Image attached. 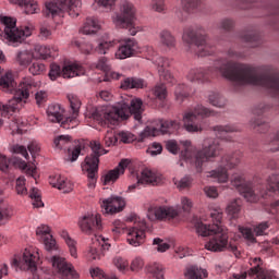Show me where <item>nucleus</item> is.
Listing matches in <instances>:
<instances>
[{
  "label": "nucleus",
  "mask_w": 279,
  "mask_h": 279,
  "mask_svg": "<svg viewBox=\"0 0 279 279\" xmlns=\"http://www.w3.org/2000/svg\"><path fill=\"white\" fill-rule=\"evenodd\" d=\"M38 86L33 78H24L16 87L14 75L8 71L0 75V88L3 93H11L13 97L3 106V112H16L25 108L29 93Z\"/></svg>",
  "instance_id": "obj_1"
},
{
  "label": "nucleus",
  "mask_w": 279,
  "mask_h": 279,
  "mask_svg": "<svg viewBox=\"0 0 279 279\" xmlns=\"http://www.w3.org/2000/svg\"><path fill=\"white\" fill-rule=\"evenodd\" d=\"M193 210V199L189 196L180 197V206H150L147 211V217L150 221H165L180 217V213H190Z\"/></svg>",
  "instance_id": "obj_2"
},
{
  "label": "nucleus",
  "mask_w": 279,
  "mask_h": 279,
  "mask_svg": "<svg viewBox=\"0 0 279 279\" xmlns=\"http://www.w3.org/2000/svg\"><path fill=\"white\" fill-rule=\"evenodd\" d=\"M271 175L267 180V187L266 190H254V185L252 182L246 181L245 177L243 174L235 173L231 178V186L236 189L239 193L246 199V202H250L251 204H256L260 197L265 198L267 197L270 193H276V191L279 190H271V186L269 185V180Z\"/></svg>",
  "instance_id": "obj_3"
},
{
  "label": "nucleus",
  "mask_w": 279,
  "mask_h": 279,
  "mask_svg": "<svg viewBox=\"0 0 279 279\" xmlns=\"http://www.w3.org/2000/svg\"><path fill=\"white\" fill-rule=\"evenodd\" d=\"M182 40L185 45H195L197 56L206 58L215 53V45L208 43V35L204 27H187L184 29Z\"/></svg>",
  "instance_id": "obj_4"
},
{
  "label": "nucleus",
  "mask_w": 279,
  "mask_h": 279,
  "mask_svg": "<svg viewBox=\"0 0 279 279\" xmlns=\"http://www.w3.org/2000/svg\"><path fill=\"white\" fill-rule=\"evenodd\" d=\"M125 110H128V104H123L121 107H96L89 111V118L96 121V123H99V125H117V123H119V119H122L123 121L128 119L129 116Z\"/></svg>",
  "instance_id": "obj_5"
},
{
  "label": "nucleus",
  "mask_w": 279,
  "mask_h": 279,
  "mask_svg": "<svg viewBox=\"0 0 279 279\" xmlns=\"http://www.w3.org/2000/svg\"><path fill=\"white\" fill-rule=\"evenodd\" d=\"M0 23L4 26V38L11 47H19L29 38L34 32V26L16 27V19L0 15Z\"/></svg>",
  "instance_id": "obj_6"
},
{
  "label": "nucleus",
  "mask_w": 279,
  "mask_h": 279,
  "mask_svg": "<svg viewBox=\"0 0 279 279\" xmlns=\"http://www.w3.org/2000/svg\"><path fill=\"white\" fill-rule=\"evenodd\" d=\"M89 146L94 155L85 158L82 169L87 173L89 180L87 184L88 189H95L97 184V172L99 171V156L108 154V150L101 147V142L99 141H92Z\"/></svg>",
  "instance_id": "obj_7"
},
{
  "label": "nucleus",
  "mask_w": 279,
  "mask_h": 279,
  "mask_svg": "<svg viewBox=\"0 0 279 279\" xmlns=\"http://www.w3.org/2000/svg\"><path fill=\"white\" fill-rule=\"evenodd\" d=\"M180 128H182V124L178 120H157L151 126H146L143 132H141L140 136L142 141H144V138H156V136H160V134H178Z\"/></svg>",
  "instance_id": "obj_8"
},
{
  "label": "nucleus",
  "mask_w": 279,
  "mask_h": 279,
  "mask_svg": "<svg viewBox=\"0 0 279 279\" xmlns=\"http://www.w3.org/2000/svg\"><path fill=\"white\" fill-rule=\"evenodd\" d=\"M82 10L80 0H56L46 3L47 16H58L60 12H68L72 19H77Z\"/></svg>",
  "instance_id": "obj_9"
},
{
  "label": "nucleus",
  "mask_w": 279,
  "mask_h": 279,
  "mask_svg": "<svg viewBox=\"0 0 279 279\" xmlns=\"http://www.w3.org/2000/svg\"><path fill=\"white\" fill-rule=\"evenodd\" d=\"M199 117H215V111L197 105L193 111L185 112L183 116V125L186 132H202L204 130Z\"/></svg>",
  "instance_id": "obj_10"
},
{
  "label": "nucleus",
  "mask_w": 279,
  "mask_h": 279,
  "mask_svg": "<svg viewBox=\"0 0 279 279\" xmlns=\"http://www.w3.org/2000/svg\"><path fill=\"white\" fill-rule=\"evenodd\" d=\"M47 262L52 267V274L61 279H80V274L75 270V266L69 263L66 258L60 255L47 257Z\"/></svg>",
  "instance_id": "obj_11"
},
{
  "label": "nucleus",
  "mask_w": 279,
  "mask_h": 279,
  "mask_svg": "<svg viewBox=\"0 0 279 279\" xmlns=\"http://www.w3.org/2000/svg\"><path fill=\"white\" fill-rule=\"evenodd\" d=\"M238 165H241L240 154L225 155L221 158L220 168L210 171L207 178H213L219 184H223L228 182V169H234Z\"/></svg>",
  "instance_id": "obj_12"
},
{
  "label": "nucleus",
  "mask_w": 279,
  "mask_h": 279,
  "mask_svg": "<svg viewBox=\"0 0 279 279\" xmlns=\"http://www.w3.org/2000/svg\"><path fill=\"white\" fill-rule=\"evenodd\" d=\"M111 21L116 27H128L136 21V7L130 1H123L120 4V12H116L111 16Z\"/></svg>",
  "instance_id": "obj_13"
},
{
  "label": "nucleus",
  "mask_w": 279,
  "mask_h": 279,
  "mask_svg": "<svg viewBox=\"0 0 279 279\" xmlns=\"http://www.w3.org/2000/svg\"><path fill=\"white\" fill-rule=\"evenodd\" d=\"M214 235L205 242V250L208 252H226L228 250V229L223 226L217 227Z\"/></svg>",
  "instance_id": "obj_14"
},
{
  "label": "nucleus",
  "mask_w": 279,
  "mask_h": 279,
  "mask_svg": "<svg viewBox=\"0 0 279 279\" xmlns=\"http://www.w3.org/2000/svg\"><path fill=\"white\" fill-rule=\"evenodd\" d=\"M46 112L48 120L51 121V123H61L62 128L65 129L75 128V124H73V121H75V119L71 117H64V108H62V105L51 104L48 106Z\"/></svg>",
  "instance_id": "obj_15"
},
{
  "label": "nucleus",
  "mask_w": 279,
  "mask_h": 279,
  "mask_svg": "<svg viewBox=\"0 0 279 279\" xmlns=\"http://www.w3.org/2000/svg\"><path fill=\"white\" fill-rule=\"evenodd\" d=\"M78 228L83 234H95L97 230H101V215L86 214L78 218Z\"/></svg>",
  "instance_id": "obj_16"
},
{
  "label": "nucleus",
  "mask_w": 279,
  "mask_h": 279,
  "mask_svg": "<svg viewBox=\"0 0 279 279\" xmlns=\"http://www.w3.org/2000/svg\"><path fill=\"white\" fill-rule=\"evenodd\" d=\"M99 204L104 215H117L122 213L126 203L122 196L111 195L108 198H100Z\"/></svg>",
  "instance_id": "obj_17"
},
{
  "label": "nucleus",
  "mask_w": 279,
  "mask_h": 279,
  "mask_svg": "<svg viewBox=\"0 0 279 279\" xmlns=\"http://www.w3.org/2000/svg\"><path fill=\"white\" fill-rule=\"evenodd\" d=\"M145 230H147V222H145V220H142L138 225L129 229L126 234L129 245L133 247L143 245L145 243Z\"/></svg>",
  "instance_id": "obj_18"
},
{
  "label": "nucleus",
  "mask_w": 279,
  "mask_h": 279,
  "mask_svg": "<svg viewBox=\"0 0 279 279\" xmlns=\"http://www.w3.org/2000/svg\"><path fill=\"white\" fill-rule=\"evenodd\" d=\"M138 51V41L134 38H124L121 40V44L116 51L117 60H125L128 58H132V56H136Z\"/></svg>",
  "instance_id": "obj_19"
},
{
  "label": "nucleus",
  "mask_w": 279,
  "mask_h": 279,
  "mask_svg": "<svg viewBox=\"0 0 279 279\" xmlns=\"http://www.w3.org/2000/svg\"><path fill=\"white\" fill-rule=\"evenodd\" d=\"M99 250H110V243L101 235H94V238H92V245L86 254L88 260H99V258H101Z\"/></svg>",
  "instance_id": "obj_20"
},
{
  "label": "nucleus",
  "mask_w": 279,
  "mask_h": 279,
  "mask_svg": "<svg viewBox=\"0 0 279 279\" xmlns=\"http://www.w3.org/2000/svg\"><path fill=\"white\" fill-rule=\"evenodd\" d=\"M219 151H221V147L219 146V142H206L201 151H198L196 156V165L199 167L202 162H206V160H210V158H215L219 156Z\"/></svg>",
  "instance_id": "obj_21"
},
{
  "label": "nucleus",
  "mask_w": 279,
  "mask_h": 279,
  "mask_svg": "<svg viewBox=\"0 0 279 279\" xmlns=\"http://www.w3.org/2000/svg\"><path fill=\"white\" fill-rule=\"evenodd\" d=\"M250 265L251 269L248 271V276H256L255 279H278L276 277V272L271 270H263V268H260L263 262L259 257L251 258Z\"/></svg>",
  "instance_id": "obj_22"
},
{
  "label": "nucleus",
  "mask_w": 279,
  "mask_h": 279,
  "mask_svg": "<svg viewBox=\"0 0 279 279\" xmlns=\"http://www.w3.org/2000/svg\"><path fill=\"white\" fill-rule=\"evenodd\" d=\"M132 161L130 159H122L118 167L114 168L113 170L108 171L104 177H102V182L104 184H110L114 183L119 180V177L123 175L125 173V170L128 167H130V163Z\"/></svg>",
  "instance_id": "obj_23"
},
{
  "label": "nucleus",
  "mask_w": 279,
  "mask_h": 279,
  "mask_svg": "<svg viewBox=\"0 0 279 279\" xmlns=\"http://www.w3.org/2000/svg\"><path fill=\"white\" fill-rule=\"evenodd\" d=\"M189 147H191V142H177V141H168L166 144V148L170 154L177 155L181 151V149H184L181 151V155L183 158L189 157Z\"/></svg>",
  "instance_id": "obj_24"
},
{
  "label": "nucleus",
  "mask_w": 279,
  "mask_h": 279,
  "mask_svg": "<svg viewBox=\"0 0 279 279\" xmlns=\"http://www.w3.org/2000/svg\"><path fill=\"white\" fill-rule=\"evenodd\" d=\"M49 183L54 189H58L59 191H63V193H71V191H73V183H71V181H69L66 178L60 174L50 177Z\"/></svg>",
  "instance_id": "obj_25"
},
{
  "label": "nucleus",
  "mask_w": 279,
  "mask_h": 279,
  "mask_svg": "<svg viewBox=\"0 0 279 279\" xmlns=\"http://www.w3.org/2000/svg\"><path fill=\"white\" fill-rule=\"evenodd\" d=\"M84 73H86L84 66L78 63H71L63 66L61 75L64 80H71V77H80V75H84Z\"/></svg>",
  "instance_id": "obj_26"
},
{
  "label": "nucleus",
  "mask_w": 279,
  "mask_h": 279,
  "mask_svg": "<svg viewBox=\"0 0 279 279\" xmlns=\"http://www.w3.org/2000/svg\"><path fill=\"white\" fill-rule=\"evenodd\" d=\"M137 183L151 184L153 186H156L160 184V174H158L156 171L144 169Z\"/></svg>",
  "instance_id": "obj_27"
},
{
  "label": "nucleus",
  "mask_w": 279,
  "mask_h": 279,
  "mask_svg": "<svg viewBox=\"0 0 279 279\" xmlns=\"http://www.w3.org/2000/svg\"><path fill=\"white\" fill-rule=\"evenodd\" d=\"M159 45H161L163 49H168L169 51H171V49H175V45H178V41L175 40V36H173V33L163 29L159 33Z\"/></svg>",
  "instance_id": "obj_28"
},
{
  "label": "nucleus",
  "mask_w": 279,
  "mask_h": 279,
  "mask_svg": "<svg viewBox=\"0 0 279 279\" xmlns=\"http://www.w3.org/2000/svg\"><path fill=\"white\" fill-rule=\"evenodd\" d=\"M145 271L146 274H148V276H151V278L165 279V274H167V268L165 267V265L154 262L148 264L145 267Z\"/></svg>",
  "instance_id": "obj_29"
},
{
  "label": "nucleus",
  "mask_w": 279,
  "mask_h": 279,
  "mask_svg": "<svg viewBox=\"0 0 279 279\" xmlns=\"http://www.w3.org/2000/svg\"><path fill=\"white\" fill-rule=\"evenodd\" d=\"M107 141H136V136L130 131H114L110 129L106 134Z\"/></svg>",
  "instance_id": "obj_30"
},
{
  "label": "nucleus",
  "mask_w": 279,
  "mask_h": 279,
  "mask_svg": "<svg viewBox=\"0 0 279 279\" xmlns=\"http://www.w3.org/2000/svg\"><path fill=\"white\" fill-rule=\"evenodd\" d=\"M100 29L101 24L99 23V20L95 17H87L81 32L86 36H90V34H97V32H99Z\"/></svg>",
  "instance_id": "obj_31"
},
{
  "label": "nucleus",
  "mask_w": 279,
  "mask_h": 279,
  "mask_svg": "<svg viewBox=\"0 0 279 279\" xmlns=\"http://www.w3.org/2000/svg\"><path fill=\"white\" fill-rule=\"evenodd\" d=\"M221 226H214L205 223L204 221H197L194 225L195 232L198 234V236H210L213 233L217 230V228H220Z\"/></svg>",
  "instance_id": "obj_32"
},
{
  "label": "nucleus",
  "mask_w": 279,
  "mask_h": 279,
  "mask_svg": "<svg viewBox=\"0 0 279 279\" xmlns=\"http://www.w3.org/2000/svg\"><path fill=\"white\" fill-rule=\"evenodd\" d=\"M15 60L20 66H29L32 60H36V54L32 50H20L16 52Z\"/></svg>",
  "instance_id": "obj_33"
},
{
  "label": "nucleus",
  "mask_w": 279,
  "mask_h": 279,
  "mask_svg": "<svg viewBox=\"0 0 279 279\" xmlns=\"http://www.w3.org/2000/svg\"><path fill=\"white\" fill-rule=\"evenodd\" d=\"M96 69L104 71L111 80H121V74L110 70V63H108V58L102 57L96 63Z\"/></svg>",
  "instance_id": "obj_34"
},
{
  "label": "nucleus",
  "mask_w": 279,
  "mask_h": 279,
  "mask_svg": "<svg viewBox=\"0 0 279 279\" xmlns=\"http://www.w3.org/2000/svg\"><path fill=\"white\" fill-rule=\"evenodd\" d=\"M129 110L134 117L135 121H141L143 119V100L141 98H133L130 102Z\"/></svg>",
  "instance_id": "obj_35"
},
{
  "label": "nucleus",
  "mask_w": 279,
  "mask_h": 279,
  "mask_svg": "<svg viewBox=\"0 0 279 279\" xmlns=\"http://www.w3.org/2000/svg\"><path fill=\"white\" fill-rule=\"evenodd\" d=\"M68 99L70 102V108L73 112V117H70V119H74L73 125L77 123V114H80V108H82V100L75 94H69Z\"/></svg>",
  "instance_id": "obj_36"
},
{
  "label": "nucleus",
  "mask_w": 279,
  "mask_h": 279,
  "mask_svg": "<svg viewBox=\"0 0 279 279\" xmlns=\"http://www.w3.org/2000/svg\"><path fill=\"white\" fill-rule=\"evenodd\" d=\"M184 276L186 279H204L208 278V270L192 266L185 270Z\"/></svg>",
  "instance_id": "obj_37"
},
{
  "label": "nucleus",
  "mask_w": 279,
  "mask_h": 279,
  "mask_svg": "<svg viewBox=\"0 0 279 279\" xmlns=\"http://www.w3.org/2000/svg\"><path fill=\"white\" fill-rule=\"evenodd\" d=\"M117 47V40H108V39H100L95 48V51L100 56H106L110 49H114Z\"/></svg>",
  "instance_id": "obj_38"
},
{
  "label": "nucleus",
  "mask_w": 279,
  "mask_h": 279,
  "mask_svg": "<svg viewBox=\"0 0 279 279\" xmlns=\"http://www.w3.org/2000/svg\"><path fill=\"white\" fill-rule=\"evenodd\" d=\"M232 132H238L236 126L230 124L214 126L215 136L218 138H226L227 135L232 134Z\"/></svg>",
  "instance_id": "obj_39"
},
{
  "label": "nucleus",
  "mask_w": 279,
  "mask_h": 279,
  "mask_svg": "<svg viewBox=\"0 0 279 279\" xmlns=\"http://www.w3.org/2000/svg\"><path fill=\"white\" fill-rule=\"evenodd\" d=\"M208 101L209 104H211V106H215L216 108H226V104H228L226 97L217 92L209 93Z\"/></svg>",
  "instance_id": "obj_40"
},
{
  "label": "nucleus",
  "mask_w": 279,
  "mask_h": 279,
  "mask_svg": "<svg viewBox=\"0 0 279 279\" xmlns=\"http://www.w3.org/2000/svg\"><path fill=\"white\" fill-rule=\"evenodd\" d=\"M174 95L177 101H179V104H182L184 99H187V97L191 96V87L186 86L185 84L178 85L174 89Z\"/></svg>",
  "instance_id": "obj_41"
},
{
  "label": "nucleus",
  "mask_w": 279,
  "mask_h": 279,
  "mask_svg": "<svg viewBox=\"0 0 279 279\" xmlns=\"http://www.w3.org/2000/svg\"><path fill=\"white\" fill-rule=\"evenodd\" d=\"M153 64L157 66L158 73H162V71H167L169 66H171V61L165 57H160L158 54L151 58Z\"/></svg>",
  "instance_id": "obj_42"
},
{
  "label": "nucleus",
  "mask_w": 279,
  "mask_h": 279,
  "mask_svg": "<svg viewBox=\"0 0 279 279\" xmlns=\"http://www.w3.org/2000/svg\"><path fill=\"white\" fill-rule=\"evenodd\" d=\"M14 211L8 204L0 205V226H5L12 219Z\"/></svg>",
  "instance_id": "obj_43"
},
{
  "label": "nucleus",
  "mask_w": 279,
  "mask_h": 279,
  "mask_svg": "<svg viewBox=\"0 0 279 279\" xmlns=\"http://www.w3.org/2000/svg\"><path fill=\"white\" fill-rule=\"evenodd\" d=\"M61 236L64 240V242L66 243L69 250H70V254L73 258H77V242H75V240H73L71 238V235H69L68 231H61Z\"/></svg>",
  "instance_id": "obj_44"
},
{
  "label": "nucleus",
  "mask_w": 279,
  "mask_h": 279,
  "mask_svg": "<svg viewBox=\"0 0 279 279\" xmlns=\"http://www.w3.org/2000/svg\"><path fill=\"white\" fill-rule=\"evenodd\" d=\"M112 265L120 271V274H125L130 269V262L122 256L113 257Z\"/></svg>",
  "instance_id": "obj_45"
},
{
  "label": "nucleus",
  "mask_w": 279,
  "mask_h": 279,
  "mask_svg": "<svg viewBox=\"0 0 279 279\" xmlns=\"http://www.w3.org/2000/svg\"><path fill=\"white\" fill-rule=\"evenodd\" d=\"M226 213L230 219H236L239 217V213H241V204L239 199L231 201L226 208Z\"/></svg>",
  "instance_id": "obj_46"
},
{
  "label": "nucleus",
  "mask_w": 279,
  "mask_h": 279,
  "mask_svg": "<svg viewBox=\"0 0 279 279\" xmlns=\"http://www.w3.org/2000/svg\"><path fill=\"white\" fill-rule=\"evenodd\" d=\"M243 43H247L248 47H258L260 45V36L255 32H246L242 35Z\"/></svg>",
  "instance_id": "obj_47"
},
{
  "label": "nucleus",
  "mask_w": 279,
  "mask_h": 279,
  "mask_svg": "<svg viewBox=\"0 0 279 279\" xmlns=\"http://www.w3.org/2000/svg\"><path fill=\"white\" fill-rule=\"evenodd\" d=\"M21 8H24L26 14H38L40 12L36 0H23Z\"/></svg>",
  "instance_id": "obj_48"
},
{
  "label": "nucleus",
  "mask_w": 279,
  "mask_h": 279,
  "mask_svg": "<svg viewBox=\"0 0 279 279\" xmlns=\"http://www.w3.org/2000/svg\"><path fill=\"white\" fill-rule=\"evenodd\" d=\"M202 0H182V8L187 14H193L195 10H199Z\"/></svg>",
  "instance_id": "obj_49"
},
{
  "label": "nucleus",
  "mask_w": 279,
  "mask_h": 279,
  "mask_svg": "<svg viewBox=\"0 0 279 279\" xmlns=\"http://www.w3.org/2000/svg\"><path fill=\"white\" fill-rule=\"evenodd\" d=\"M19 167L20 169H22V171H25L26 175L34 178V180L38 178V171H37L36 165H28L24 160H21L19 163Z\"/></svg>",
  "instance_id": "obj_50"
},
{
  "label": "nucleus",
  "mask_w": 279,
  "mask_h": 279,
  "mask_svg": "<svg viewBox=\"0 0 279 279\" xmlns=\"http://www.w3.org/2000/svg\"><path fill=\"white\" fill-rule=\"evenodd\" d=\"M82 149H84V146L82 143L75 144L68 149L70 162H75V160L80 158V155L82 154Z\"/></svg>",
  "instance_id": "obj_51"
},
{
  "label": "nucleus",
  "mask_w": 279,
  "mask_h": 279,
  "mask_svg": "<svg viewBox=\"0 0 279 279\" xmlns=\"http://www.w3.org/2000/svg\"><path fill=\"white\" fill-rule=\"evenodd\" d=\"M34 54H35V60H38L40 58H43V60L49 58V56H51V49H49V47L47 46H40L37 45L34 48Z\"/></svg>",
  "instance_id": "obj_52"
},
{
  "label": "nucleus",
  "mask_w": 279,
  "mask_h": 279,
  "mask_svg": "<svg viewBox=\"0 0 279 279\" xmlns=\"http://www.w3.org/2000/svg\"><path fill=\"white\" fill-rule=\"evenodd\" d=\"M31 199H33V206L34 208H43L45 206V203H43V198L40 196V190L33 187L31 190L29 194Z\"/></svg>",
  "instance_id": "obj_53"
},
{
  "label": "nucleus",
  "mask_w": 279,
  "mask_h": 279,
  "mask_svg": "<svg viewBox=\"0 0 279 279\" xmlns=\"http://www.w3.org/2000/svg\"><path fill=\"white\" fill-rule=\"evenodd\" d=\"M151 93L156 97V99H159V101L167 99V86H165V84L156 85L151 89Z\"/></svg>",
  "instance_id": "obj_54"
},
{
  "label": "nucleus",
  "mask_w": 279,
  "mask_h": 279,
  "mask_svg": "<svg viewBox=\"0 0 279 279\" xmlns=\"http://www.w3.org/2000/svg\"><path fill=\"white\" fill-rule=\"evenodd\" d=\"M210 218L214 222V226H222L221 221L223 219V210L219 207H215L210 209Z\"/></svg>",
  "instance_id": "obj_55"
},
{
  "label": "nucleus",
  "mask_w": 279,
  "mask_h": 279,
  "mask_svg": "<svg viewBox=\"0 0 279 279\" xmlns=\"http://www.w3.org/2000/svg\"><path fill=\"white\" fill-rule=\"evenodd\" d=\"M145 267V259L141 256H135L130 264V270L133 271L134 274H138L141 269Z\"/></svg>",
  "instance_id": "obj_56"
},
{
  "label": "nucleus",
  "mask_w": 279,
  "mask_h": 279,
  "mask_svg": "<svg viewBox=\"0 0 279 279\" xmlns=\"http://www.w3.org/2000/svg\"><path fill=\"white\" fill-rule=\"evenodd\" d=\"M27 123L21 121V119H15L10 123L11 134H23L25 132V125Z\"/></svg>",
  "instance_id": "obj_57"
},
{
  "label": "nucleus",
  "mask_w": 279,
  "mask_h": 279,
  "mask_svg": "<svg viewBox=\"0 0 279 279\" xmlns=\"http://www.w3.org/2000/svg\"><path fill=\"white\" fill-rule=\"evenodd\" d=\"M149 8L153 10V12H158L159 14H162L167 11V4H165V0H150Z\"/></svg>",
  "instance_id": "obj_58"
},
{
  "label": "nucleus",
  "mask_w": 279,
  "mask_h": 279,
  "mask_svg": "<svg viewBox=\"0 0 279 279\" xmlns=\"http://www.w3.org/2000/svg\"><path fill=\"white\" fill-rule=\"evenodd\" d=\"M239 232L247 243H256V236H254V231H252V229L239 227Z\"/></svg>",
  "instance_id": "obj_59"
},
{
  "label": "nucleus",
  "mask_w": 279,
  "mask_h": 279,
  "mask_svg": "<svg viewBox=\"0 0 279 279\" xmlns=\"http://www.w3.org/2000/svg\"><path fill=\"white\" fill-rule=\"evenodd\" d=\"M43 241L47 252H58V244L53 235H48V238H44Z\"/></svg>",
  "instance_id": "obj_60"
},
{
  "label": "nucleus",
  "mask_w": 279,
  "mask_h": 279,
  "mask_svg": "<svg viewBox=\"0 0 279 279\" xmlns=\"http://www.w3.org/2000/svg\"><path fill=\"white\" fill-rule=\"evenodd\" d=\"M174 184L177 189L184 191V189H189L191 184H193V179H191V177H183L180 180L174 179Z\"/></svg>",
  "instance_id": "obj_61"
},
{
  "label": "nucleus",
  "mask_w": 279,
  "mask_h": 279,
  "mask_svg": "<svg viewBox=\"0 0 279 279\" xmlns=\"http://www.w3.org/2000/svg\"><path fill=\"white\" fill-rule=\"evenodd\" d=\"M9 151L11 154H20V156H23L26 160L29 158V154L27 153V148L23 145H13L9 148Z\"/></svg>",
  "instance_id": "obj_62"
},
{
  "label": "nucleus",
  "mask_w": 279,
  "mask_h": 279,
  "mask_svg": "<svg viewBox=\"0 0 279 279\" xmlns=\"http://www.w3.org/2000/svg\"><path fill=\"white\" fill-rule=\"evenodd\" d=\"M15 190L17 195H27V187L25 186V177H20L16 179Z\"/></svg>",
  "instance_id": "obj_63"
},
{
  "label": "nucleus",
  "mask_w": 279,
  "mask_h": 279,
  "mask_svg": "<svg viewBox=\"0 0 279 279\" xmlns=\"http://www.w3.org/2000/svg\"><path fill=\"white\" fill-rule=\"evenodd\" d=\"M149 156H160L162 154V145L158 142H154L146 150Z\"/></svg>",
  "instance_id": "obj_64"
}]
</instances>
